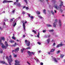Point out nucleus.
<instances>
[{
    "mask_svg": "<svg viewBox=\"0 0 65 65\" xmlns=\"http://www.w3.org/2000/svg\"><path fill=\"white\" fill-rule=\"evenodd\" d=\"M38 35H37V37H38V38H39V35L40 34V33H39V32H38Z\"/></svg>",
    "mask_w": 65,
    "mask_h": 65,
    "instance_id": "29",
    "label": "nucleus"
},
{
    "mask_svg": "<svg viewBox=\"0 0 65 65\" xmlns=\"http://www.w3.org/2000/svg\"><path fill=\"white\" fill-rule=\"evenodd\" d=\"M51 52H48V54L50 55V54H51Z\"/></svg>",
    "mask_w": 65,
    "mask_h": 65,
    "instance_id": "58",
    "label": "nucleus"
},
{
    "mask_svg": "<svg viewBox=\"0 0 65 65\" xmlns=\"http://www.w3.org/2000/svg\"><path fill=\"white\" fill-rule=\"evenodd\" d=\"M24 1L25 2L26 4H28V2L27 1V0H24Z\"/></svg>",
    "mask_w": 65,
    "mask_h": 65,
    "instance_id": "37",
    "label": "nucleus"
},
{
    "mask_svg": "<svg viewBox=\"0 0 65 65\" xmlns=\"http://www.w3.org/2000/svg\"><path fill=\"white\" fill-rule=\"evenodd\" d=\"M2 41V39H1L0 40V45H2V47L3 48H5L6 49V46L4 45L3 44V43H1V42Z\"/></svg>",
    "mask_w": 65,
    "mask_h": 65,
    "instance_id": "2",
    "label": "nucleus"
},
{
    "mask_svg": "<svg viewBox=\"0 0 65 65\" xmlns=\"http://www.w3.org/2000/svg\"><path fill=\"white\" fill-rule=\"evenodd\" d=\"M9 41L11 42V43H13L14 42V41L13 40H10Z\"/></svg>",
    "mask_w": 65,
    "mask_h": 65,
    "instance_id": "26",
    "label": "nucleus"
},
{
    "mask_svg": "<svg viewBox=\"0 0 65 65\" xmlns=\"http://www.w3.org/2000/svg\"><path fill=\"white\" fill-rule=\"evenodd\" d=\"M55 44H56L55 43H54L53 44V46H55Z\"/></svg>",
    "mask_w": 65,
    "mask_h": 65,
    "instance_id": "50",
    "label": "nucleus"
},
{
    "mask_svg": "<svg viewBox=\"0 0 65 65\" xmlns=\"http://www.w3.org/2000/svg\"><path fill=\"white\" fill-rule=\"evenodd\" d=\"M60 2L61 3V4L59 5V6H60V7H61L62 6H63V2H62V1L61 0L60 1Z\"/></svg>",
    "mask_w": 65,
    "mask_h": 65,
    "instance_id": "13",
    "label": "nucleus"
},
{
    "mask_svg": "<svg viewBox=\"0 0 65 65\" xmlns=\"http://www.w3.org/2000/svg\"><path fill=\"white\" fill-rule=\"evenodd\" d=\"M0 63H2L3 64H5V62L3 61H0Z\"/></svg>",
    "mask_w": 65,
    "mask_h": 65,
    "instance_id": "21",
    "label": "nucleus"
},
{
    "mask_svg": "<svg viewBox=\"0 0 65 65\" xmlns=\"http://www.w3.org/2000/svg\"><path fill=\"white\" fill-rule=\"evenodd\" d=\"M3 25L4 26H5V22L3 23Z\"/></svg>",
    "mask_w": 65,
    "mask_h": 65,
    "instance_id": "56",
    "label": "nucleus"
},
{
    "mask_svg": "<svg viewBox=\"0 0 65 65\" xmlns=\"http://www.w3.org/2000/svg\"><path fill=\"white\" fill-rule=\"evenodd\" d=\"M40 64L41 65H43V63L42 62H41L40 63Z\"/></svg>",
    "mask_w": 65,
    "mask_h": 65,
    "instance_id": "52",
    "label": "nucleus"
},
{
    "mask_svg": "<svg viewBox=\"0 0 65 65\" xmlns=\"http://www.w3.org/2000/svg\"><path fill=\"white\" fill-rule=\"evenodd\" d=\"M45 32H46V30H43V33H45Z\"/></svg>",
    "mask_w": 65,
    "mask_h": 65,
    "instance_id": "49",
    "label": "nucleus"
},
{
    "mask_svg": "<svg viewBox=\"0 0 65 65\" xmlns=\"http://www.w3.org/2000/svg\"><path fill=\"white\" fill-rule=\"evenodd\" d=\"M50 37H51V35H47L45 36V37H46V38Z\"/></svg>",
    "mask_w": 65,
    "mask_h": 65,
    "instance_id": "20",
    "label": "nucleus"
},
{
    "mask_svg": "<svg viewBox=\"0 0 65 65\" xmlns=\"http://www.w3.org/2000/svg\"><path fill=\"white\" fill-rule=\"evenodd\" d=\"M47 26L48 27H52V26L51 25H50V24H48L47 25Z\"/></svg>",
    "mask_w": 65,
    "mask_h": 65,
    "instance_id": "40",
    "label": "nucleus"
},
{
    "mask_svg": "<svg viewBox=\"0 0 65 65\" xmlns=\"http://www.w3.org/2000/svg\"><path fill=\"white\" fill-rule=\"evenodd\" d=\"M27 63L28 64V65H30V63L29 62L27 61Z\"/></svg>",
    "mask_w": 65,
    "mask_h": 65,
    "instance_id": "54",
    "label": "nucleus"
},
{
    "mask_svg": "<svg viewBox=\"0 0 65 65\" xmlns=\"http://www.w3.org/2000/svg\"><path fill=\"white\" fill-rule=\"evenodd\" d=\"M25 43H26V44H27V46H28L30 45V42L29 41H28L27 40H25Z\"/></svg>",
    "mask_w": 65,
    "mask_h": 65,
    "instance_id": "3",
    "label": "nucleus"
},
{
    "mask_svg": "<svg viewBox=\"0 0 65 65\" xmlns=\"http://www.w3.org/2000/svg\"><path fill=\"white\" fill-rule=\"evenodd\" d=\"M55 49H52V50L50 51V52L51 53H53L54 52V51H55Z\"/></svg>",
    "mask_w": 65,
    "mask_h": 65,
    "instance_id": "23",
    "label": "nucleus"
},
{
    "mask_svg": "<svg viewBox=\"0 0 65 65\" xmlns=\"http://www.w3.org/2000/svg\"><path fill=\"white\" fill-rule=\"evenodd\" d=\"M23 37H24V38H25V35H23Z\"/></svg>",
    "mask_w": 65,
    "mask_h": 65,
    "instance_id": "59",
    "label": "nucleus"
},
{
    "mask_svg": "<svg viewBox=\"0 0 65 65\" xmlns=\"http://www.w3.org/2000/svg\"><path fill=\"white\" fill-rule=\"evenodd\" d=\"M1 39H2H2L3 41H5V38L4 37L1 38Z\"/></svg>",
    "mask_w": 65,
    "mask_h": 65,
    "instance_id": "22",
    "label": "nucleus"
},
{
    "mask_svg": "<svg viewBox=\"0 0 65 65\" xmlns=\"http://www.w3.org/2000/svg\"><path fill=\"white\" fill-rule=\"evenodd\" d=\"M51 13H52V14H53V15H54V12H53V11H51Z\"/></svg>",
    "mask_w": 65,
    "mask_h": 65,
    "instance_id": "36",
    "label": "nucleus"
},
{
    "mask_svg": "<svg viewBox=\"0 0 65 65\" xmlns=\"http://www.w3.org/2000/svg\"><path fill=\"white\" fill-rule=\"evenodd\" d=\"M14 19V18H12V19H11L10 20V22H12V21H13V20Z\"/></svg>",
    "mask_w": 65,
    "mask_h": 65,
    "instance_id": "32",
    "label": "nucleus"
},
{
    "mask_svg": "<svg viewBox=\"0 0 65 65\" xmlns=\"http://www.w3.org/2000/svg\"><path fill=\"white\" fill-rule=\"evenodd\" d=\"M17 6H18V7H21V4L20 3H18L17 4Z\"/></svg>",
    "mask_w": 65,
    "mask_h": 65,
    "instance_id": "14",
    "label": "nucleus"
},
{
    "mask_svg": "<svg viewBox=\"0 0 65 65\" xmlns=\"http://www.w3.org/2000/svg\"><path fill=\"white\" fill-rule=\"evenodd\" d=\"M28 53L30 57H31V56H32V55H34V54H35V53L33 52H31V53L29 51H28Z\"/></svg>",
    "mask_w": 65,
    "mask_h": 65,
    "instance_id": "4",
    "label": "nucleus"
},
{
    "mask_svg": "<svg viewBox=\"0 0 65 65\" xmlns=\"http://www.w3.org/2000/svg\"><path fill=\"white\" fill-rule=\"evenodd\" d=\"M60 56L61 58H63V57H64V55L62 54H61Z\"/></svg>",
    "mask_w": 65,
    "mask_h": 65,
    "instance_id": "31",
    "label": "nucleus"
},
{
    "mask_svg": "<svg viewBox=\"0 0 65 65\" xmlns=\"http://www.w3.org/2000/svg\"><path fill=\"white\" fill-rule=\"evenodd\" d=\"M15 11V10H13L12 11V13H14V12Z\"/></svg>",
    "mask_w": 65,
    "mask_h": 65,
    "instance_id": "46",
    "label": "nucleus"
},
{
    "mask_svg": "<svg viewBox=\"0 0 65 65\" xmlns=\"http://www.w3.org/2000/svg\"><path fill=\"white\" fill-rule=\"evenodd\" d=\"M60 50L58 51L57 52V54H59V53H60Z\"/></svg>",
    "mask_w": 65,
    "mask_h": 65,
    "instance_id": "47",
    "label": "nucleus"
},
{
    "mask_svg": "<svg viewBox=\"0 0 65 65\" xmlns=\"http://www.w3.org/2000/svg\"><path fill=\"white\" fill-rule=\"evenodd\" d=\"M13 24V27H14L16 25H17V22H15V21H14Z\"/></svg>",
    "mask_w": 65,
    "mask_h": 65,
    "instance_id": "11",
    "label": "nucleus"
},
{
    "mask_svg": "<svg viewBox=\"0 0 65 65\" xmlns=\"http://www.w3.org/2000/svg\"><path fill=\"white\" fill-rule=\"evenodd\" d=\"M3 53V51L2 50H0V53H1V54H2Z\"/></svg>",
    "mask_w": 65,
    "mask_h": 65,
    "instance_id": "34",
    "label": "nucleus"
},
{
    "mask_svg": "<svg viewBox=\"0 0 65 65\" xmlns=\"http://www.w3.org/2000/svg\"><path fill=\"white\" fill-rule=\"evenodd\" d=\"M32 32H34V33H35V34H36V33H37V32H36V31L35 30H32Z\"/></svg>",
    "mask_w": 65,
    "mask_h": 65,
    "instance_id": "25",
    "label": "nucleus"
},
{
    "mask_svg": "<svg viewBox=\"0 0 65 65\" xmlns=\"http://www.w3.org/2000/svg\"><path fill=\"white\" fill-rule=\"evenodd\" d=\"M17 57V55H14V58H15L16 57Z\"/></svg>",
    "mask_w": 65,
    "mask_h": 65,
    "instance_id": "42",
    "label": "nucleus"
},
{
    "mask_svg": "<svg viewBox=\"0 0 65 65\" xmlns=\"http://www.w3.org/2000/svg\"><path fill=\"white\" fill-rule=\"evenodd\" d=\"M36 13L37 14H40V12L39 11H37Z\"/></svg>",
    "mask_w": 65,
    "mask_h": 65,
    "instance_id": "19",
    "label": "nucleus"
},
{
    "mask_svg": "<svg viewBox=\"0 0 65 65\" xmlns=\"http://www.w3.org/2000/svg\"><path fill=\"white\" fill-rule=\"evenodd\" d=\"M14 52V50L12 51V53H13V52Z\"/></svg>",
    "mask_w": 65,
    "mask_h": 65,
    "instance_id": "63",
    "label": "nucleus"
},
{
    "mask_svg": "<svg viewBox=\"0 0 65 65\" xmlns=\"http://www.w3.org/2000/svg\"><path fill=\"white\" fill-rule=\"evenodd\" d=\"M51 41L52 42H55V41L54 40H52Z\"/></svg>",
    "mask_w": 65,
    "mask_h": 65,
    "instance_id": "44",
    "label": "nucleus"
},
{
    "mask_svg": "<svg viewBox=\"0 0 65 65\" xmlns=\"http://www.w3.org/2000/svg\"><path fill=\"white\" fill-rule=\"evenodd\" d=\"M57 20L56 19L55 20V22H54L53 24V26L54 27H56V24H57Z\"/></svg>",
    "mask_w": 65,
    "mask_h": 65,
    "instance_id": "9",
    "label": "nucleus"
},
{
    "mask_svg": "<svg viewBox=\"0 0 65 65\" xmlns=\"http://www.w3.org/2000/svg\"><path fill=\"white\" fill-rule=\"evenodd\" d=\"M39 18H40V19H43V18L41 17H39Z\"/></svg>",
    "mask_w": 65,
    "mask_h": 65,
    "instance_id": "45",
    "label": "nucleus"
},
{
    "mask_svg": "<svg viewBox=\"0 0 65 65\" xmlns=\"http://www.w3.org/2000/svg\"><path fill=\"white\" fill-rule=\"evenodd\" d=\"M28 15L29 17H30L31 15V14H28Z\"/></svg>",
    "mask_w": 65,
    "mask_h": 65,
    "instance_id": "61",
    "label": "nucleus"
},
{
    "mask_svg": "<svg viewBox=\"0 0 65 65\" xmlns=\"http://www.w3.org/2000/svg\"><path fill=\"white\" fill-rule=\"evenodd\" d=\"M8 19H5L4 21H8Z\"/></svg>",
    "mask_w": 65,
    "mask_h": 65,
    "instance_id": "43",
    "label": "nucleus"
},
{
    "mask_svg": "<svg viewBox=\"0 0 65 65\" xmlns=\"http://www.w3.org/2000/svg\"><path fill=\"white\" fill-rule=\"evenodd\" d=\"M59 46H62V45H64V44H63L61 43L59 44Z\"/></svg>",
    "mask_w": 65,
    "mask_h": 65,
    "instance_id": "30",
    "label": "nucleus"
},
{
    "mask_svg": "<svg viewBox=\"0 0 65 65\" xmlns=\"http://www.w3.org/2000/svg\"><path fill=\"white\" fill-rule=\"evenodd\" d=\"M54 11L55 13H57V11H56V10H54Z\"/></svg>",
    "mask_w": 65,
    "mask_h": 65,
    "instance_id": "57",
    "label": "nucleus"
},
{
    "mask_svg": "<svg viewBox=\"0 0 65 65\" xmlns=\"http://www.w3.org/2000/svg\"><path fill=\"white\" fill-rule=\"evenodd\" d=\"M30 48H31L30 47H27L26 49H25L24 48H22V49H21V51L22 53H23V51H24V50H26V49H27V50H28L29 49H30Z\"/></svg>",
    "mask_w": 65,
    "mask_h": 65,
    "instance_id": "6",
    "label": "nucleus"
},
{
    "mask_svg": "<svg viewBox=\"0 0 65 65\" xmlns=\"http://www.w3.org/2000/svg\"><path fill=\"white\" fill-rule=\"evenodd\" d=\"M22 14H26V12H25L24 11H23L22 12Z\"/></svg>",
    "mask_w": 65,
    "mask_h": 65,
    "instance_id": "35",
    "label": "nucleus"
},
{
    "mask_svg": "<svg viewBox=\"0 0 65 65\" xmlns=\"http://www.w3.org/2000/svg\"><path fill=\"white\" fill-rule=\"evenodd\" d=\"M54 6L55 8H56V9H58V6H57V5H54Z\"/></svg>",
    "mask_w": 65,
    "mask_h": 65,
    "instance_id": "16",
    "label": "nucleus"
},
{
    "mask_svg": "<svg viewBox=\"0 0 65 65\" xmlns=\"http://www.w3.org/2000/svg\"><path fill=\"white\" fill-rule=\"evenodd\" d=\"M60 47V46L58 44L57 46L56 47H57V48H58V47Z\"/></svg>",
    "mask_w": 65,
    "mask_h": 65,
    "instance_id": "48",
    "label": "nucleus"
},
{
    "mask_svg": "<svg viewBox=\"0 0 65 65\" xmlns=\"http://www.w3.org/2000/svg\"><path fill=\"white\" fill-rule=\"evenodd\" d=\"M49 32H53V31H54V30L53 29L49 30Z\"/></svg>",
    "mask_w": 65,
    "mask_h": 65,
    "instance_id": "38",
    "label": "nucleus"
},
{
    "mask_svg": "<svg viewBox=\"0 0 65 65\" xmlns=\"http://www.w3.org/2000/svg\"><path fill=\"white\" fill-rule=\"evenodd\" d=\"M30 18H31V19H33L34 18V17H30Z\"/></svg>",
    "mask_w": 65,
    "mask_h": 65,
    "instance_id": "51",
    "label": "nucleus"
},
{
    "mask_svg": "<svg viewBox=\"0 0 65 65\" xmlns=\"http://www.w3.org/2000/svg\"><path fill=\"white\" fill-rule=\"evenodd\" d=\"M60 11L61 12H63V10H62V9H60Z\"/></svg>",
    "mask_w": 65,
    "mask_h": 65,
    "instance_id": "55",
    "label": "nucleus"
},
{
    "mask_svg": "<svg viewBox=\"0 0 65 65\" xmlns=\"http://www.w3.org/2000/svg\"><path fill=\"white\" fill-rule=\"evenodd\" d=\"M16 2L14 3V5H16L17 4V3H18L19 2V0H16Z\"/></svg>",
    "mask_w": 65,
    "mask_h": 65,
    "instance_id": "18",
    "label": "nucleus"
},
{
    "mask_svg": "<svg viewBox=\"0 0 65 65\" xmlns=\"http://www.w3.org/2000/svg\"><path fill=\"white\" fill-rule=\"evenodd\" d=\"M15 65H20V61H18V60H15Z\"/></svg>",
    "mask_w": 65,
    "mask_h": 65,
    "instance_id": "5",
    "label": "nucleus"
},
{
    "mask_svg": "<svg viewBox=\"0 0 65 65\" xmlns=\"http://www.w3.org/2000/svg\"><path fill=\"white\" fill-rule=\"evenodd\" d=\"M26 7V6H24L23 8H25Z\"/></svg>",
    "mask_w": 65,
    "mask_h": 65,
    "instance_id": "64",
    "label": "nucleus"
},
{
    "mask_svg": "<svg viewBox=\"0 0 65 65\" xmlns=\"http://www.w3.org/2000/svg\"><path fill=\"white\" fill-rule=\"evenodd\" d=\"M17 45V43H15L14 44L12 45V46H15Z\"/></svg>",
    "mask_w": 65,
    "mask_h": 65,
    "instance_id": "28",
    "label": "nucleus"
},
{
    "mask_svg": "<svg viewBox=\"0 0 65 65\" xmlns=\"http://www.w3.org/2000/svg\"><path fill=\"white\" fill-rule=\"evenodd\" d=\"M46 10L44 9L43 10V12L44 14H46Z\"/></svg>",
    "mask_w": 65,
    "mask_h": 65,
    "instance_id": "17",
    "label": "nucleus"
},
{
    "mask_svg": "<svg viewBox=\"0 0 65 65\" xmlns=\"http://www.w3.org/2000/svg\"><path fill=\"white\" fill-rule=\"evenodd\" d=\"M22 22L23 23V29L24 31H26V26H25V24L27 23V21L25 20H23L22 21Z\"/></svg>",
    "mask_w": 65,
    "mask_h": 65,
    "instance_id": "1",
    "label": "nucleus"
},
{
    "mask_svg": "<svg viewBox=\"0 0 65 65\" xmlns=\"http://www.w3.org/2000/svg\"><path fill=\"white\" fill-rule=\"evenodd\" d=\"M8 2H13V1H8L5 0L3 1V3H7Z\"/></svg>",
    "mask_w": 65,
    "mask_h": 65,
    "instance_id": "7",
    "label": "nucleus"
},
{
    "mask_svg": "<svg viewBox=\"0 0 65 65\" xmlns=\"http://www.w3.org/2000/svg\"><path fill=\"white\" fill-rule=\"evenodd\" d=\"M26 9H29V8L28 7H26Z\"/></svg>",
    "mask_w": 65,
    "mask_h": 65,
    "instance_id": "53",
    "label": "nucleus"
},
{
    "mask_svg": "<svg viewBox=\"0 0 65 65\" xmlns=\"http://www.w3.org/2000/svg\"><path fill=\"white\" fill-rule=\"evenodd\" d=\"M43 1V0H40V2H42Z\"/></svg>",
    "mask_w": 65,
    "mask_h": 65,
    "instance_id": "60",
    "label": "nucleus"
},
{
    "mask_svg": "<svg viewBox=\"0 0 65 65\" xmlns=\"http://www.w3.org/2000/svg\"><path fill=\"white\" fill-rule=\"evenodd\" d=\"M19 51V48L18 47L16 48V49H15L14 51L15 52V53H17V52H18V51Z\"/></svg>",
    "mask_w": 65,
    "mask_h": 65,
    "instance_id": "12",
    "label": "nucleus"
},
{
    "mask_svg": "<svg viewBox=\"0 0 65 65\" xmlns=\"http://www.w3.org/2000/svg\"><path fill=\"white\" fill-rule=\"evenodd\" d=\"M52 2H53L54 3H56V1L54 0H52Z\"/></svg>",
    "mask_w": 65,
    "mask_h": 65,
    "instance_id": "33",
    "label": "nucleus"
},
{
    "mask_svg": "<svg viewBox=\"0 0 65 65\" xmlns=\"http://www.w3.org/2000/svg\"><path fill=\"white\" fill-rule=\"evenodd\" d=\"M52 59L55 62H56V63H57V62H58V59H57L55 57H53L52 58Z\"/></svg>",
    "mask_w": 65,
    "mask_h": 65,
    "instance_id": "8",
    "label": "nucleus"
},
{
    "mask_svg": "<svg viewBox=\"0 0 65 65\" xmlns=\"http://www.w3.org/2000/svg\"><path fill=\"white\" fill-rule=\"evenodd\" d=\"M5 44H6V46L8 47V44H7V42L6 41L5 42Z\"/></svg>",
    "mask_w": 65,
    "mask_h": 65,
    "instance_id": "24",
    "label": "nucleus"
},
{
    "mask_svg": "<svg viewBox=\"0 0 65 65\" xmlns=\"http://www.w3.org/2000/svg\"><path fill=\"white\" fill-rule=\"evenodd\" d=\"M41 51L40 50L39 51V53H41Z\"/></svg>",
    "mask_w": 65,
    "mask_h": 65,
    "instance_id": "62",
    "label": "nucleus"
},
{
    "mask_svg": "<svg viewBox=\"0 0 65 65\" xmlns=\"http://www.w3.org/2000/svg\"><path fill=\"white\" fill-rule=\"evenodd\" d=\"M50 39H48L47 40V42L48 43H49L50 42Z\"/></svg>",
    "mask_w": 65,
    "mask_h": 65,
    "instance_id": "27",
    "label": "nucleus"
},
{
    "mask_svg": "<svg viewBox=\"0 0 65 65\" xmlns=\"http://www.w3.org/2000/svg\"><path fill=\"white\" fill-rule=\"evenodd\" d=\"M12 38L13 39H14V40H15V38L13 36L12 37Z\"/></svg>",
    "mask_w": 65,
    "mask_h": 65,
    "instance_id": "41",
    "label": "nucleus"
},
{
    "mask_svg": "<svg viewBox=\"0 0 65 65\" xmlns=\"http://www.w3.org/2000/svg\"><path fill=\"white\" fill-rule=\"evenodd\" d=\"M59 25L60 26V27H61V25H62V24H61V20H59Z\"/></svg>",
    "mask_w": 65,
    "mask_h": 65,
    "instance_id": "15",
    "label": "nucleus"
},
{
    "mask_svg": "<svg viewBox=\"0 0 65 65\" xmlns=\"http://www.w3.org/2000/svg\"><path fill=\"white\" fill-rule=\"evenodd\" d=\"M35 60L36 61V62L37 63H40V61L39 60V59H38L36 57V59L34 58Z\"/></svg>",
    "mask_w": 65,
    "mask_h": 65,
    "instance_id": "10",
    "label": "nucleus"
},
{
    "mask_svg": "<svg viewBox=\"0 0 65 65\" xmlns=\"http://www.w3.org/2000/svg\"><path fill=\"white\" fill-rule=\"evenodd\" d=\"M37 43L38 44H39V45H41V43H40V42H38Z\"/></svg>",
    "mask_w": 65,
    "mask_h": 65,
    "instance_id": "39",
    "label": "nucleus"
}]
</instances>
